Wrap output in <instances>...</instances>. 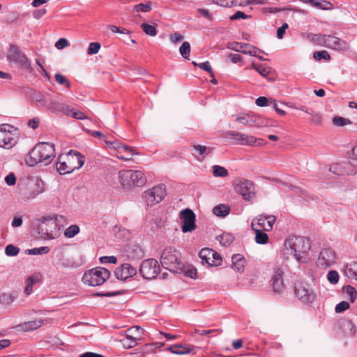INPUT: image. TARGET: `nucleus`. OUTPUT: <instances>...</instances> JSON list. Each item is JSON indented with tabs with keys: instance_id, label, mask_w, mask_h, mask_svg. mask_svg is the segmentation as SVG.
I'll return each mask as SVG.
<instances>
[{
	"instance_id": "nucleus-1",
	"label": "nucleus",
	"mask_w": 357,
	"mask_h": 357,
	"mask_svg": "<svg viewBox=\"0 0 357 357\" xmlns=\"http://www.w3.org/2000/svg\"><path fill=\"white\" fill-rule=\"evenodd\" d=\"M54 158V144L40 142L37 144L29 152L26 162L30 167H34L39 163L47 165L52 162Z\"/></svg>"
},
{
	"instance_id": "nucleus-2",
	"label": "nucleus",
	"mask_w": 357,
	"mask_h": 357,
	"mask_svg": "<svg viewBox=\"0 0 357 357\" xmlns=\"http://www.w3.org/2000/svg\"><path fill=\"white\" fill-rule=\"evenodd\" d=\"M56 166L60 174H70L75 169H80L84 164L85 158L79 151L70 150L65 155L59 156Z\"/></svg>"
},
{
	"instance_id": "nucleus-3",
	"label": "nucleus",
	"mask_w": 357,
	"mask_h": 357,
	"mask_svg": "<svg viewBox=\"0 0 357 357\" xmlns=\"http://www.w3.org/2000/svg\"><path fill=\"white\" fill-rule=\"evenodd\" d=\"M284 255L292 254L300 263H305L306 258L303 255L310 250V243L308 238L303 236H292L284 242Z\"/></svg>"
},
{
	"instance_id": "nucleus-4",
	"label": "nucleus",
	"mask_w": 357,
	"mask_h": 357,
	"mask_svg": "<svg viewBox=\"0 0 357 357\" xmlns=\"http://www.w3.org/2000/svg\"><path fill=\"white\" fill-rule=\"evenodd\" d=\"M162 266L175 273H181L185 268L181 260V252L174 247L165 248L160 255Z\"/></svg>"
},
{
	"instance_id": "nucleus-5",
	"label": "nucleus",
	"mask_w": 357,
	"mask_h": 357,
	"mask_svg": "<svg viewBox=\"0 0 357 357\" xmlns=\"http://www.w3.org/2000/svg\"><path fill=\"white\" fill-rule=\"evenodd\" d=\"M119 178L123 188L141 187L146 182L144 174L139 170H121L119 172Z\"/></svg>"
},
{
	"instance_id": "nucleus-6",
	"label": "nucleus",
	"mask_w": 357,
	"mask_h": 357,
	"mask_svg": "<svg viewBox=\"0 0 357 357\" xmlns=\"http://www.w3.org/2000/svg\"><path fill=\"white\" fill-rule=\"evenodd\" d=\"M109 271L105 268L96 267L85 272L82 276V281L89 286H100L109 279Z\"/></svg>"
},
{
	"instance_id": "nucleus-7",
	"label": "nucleus",
	"mask_w": 357,
	"mask_h": 357,
	"mask_svg": "<svg viewBox=\"0 0 357 357\" xmlns=\"http://www.w3.org/2000/svg\"><path fill=\"white\" fill-rule=\"evenodd\" d=\"M235 191L246 202H252L256 197V190L252 181L238 178L235 182Z\"/></svg>"
},
{
	"instance_id": "nucleus-8",
	"label": "nucleus",
	"mask_w": 357,
	"mask_h": 357,
	"mask_svg": "<svg viewBox=\"0 0 357 357\" xmlns=\"http://www.w3.org/2000/svg\"><path fill=\"white\" fill-rule=\"evenodd\" d=\"M17 130L9 124L0 126V147L10 149L17 143Z\"/></svg>"
},
{
	"instance_id": "nucleus-9",
	"label": "nucleus",
	"mask_w": 357,
	"mask_h": 357,
	"mask_svg": "<svg viewBox=\"0 0 357 357\" xmlns=\"http://www.w3.org/2000/svg\"><path fill=\"white\" fill-rule=\"evenodd\" d=\"M58 217L63 218L62 215L56 216L55 218L52 217H43L40 219V222L42 225L39 227V233L41 234V236L45 239H53L57 236V234L54 232V229H56L57 227L56 221Z\"/></svg>"
},
{
	"instance_id": "nucleus-10",
	"label": "nucleus",
	"mask_w": 357,
	"mask_h": 357,
	"mask_svg": "<svg viewBox=\"0 0 357 357\" xmlns=\"http://www.w3.org/2000/svg\"><path fill=\"white\" fill-rule=\"evenodd\" d=\"M160 271L158 261L153 258L144 259L141 263L139 272L141 276L146 280H152L157 277Z\"/></svg>"
},
{
	"instance_id": "nucleus-11",
	"label": "nucleus",
	"mask_w": 357,
	"mask_h": 357,
	"mask_svg": "<svg viewBox=\"0 0 357 357\" xmlns=\"http://www.w3.org/2000/svg\"><path fill=\"white\" fill-rule=\"evenodd\" d=\"M166 195L165 186L160 184L145 191L142 195V198L148 206H151L160 202Z\"/></svg>"
},
{
	"instance_id": "nucleus-12",
	"label": "nucleus",
	"mask_w": 357,
	"mask_h": 357,
	"mask_svg": "<svg viewBox=\"0 0 357 357\" xmlns=\"http://www.w3.org/2000/svg\"><path fill=\"white\" fill-rule=\"evenodd\" d=\"M8 58L9 60L19 64L21 67L30 71L32 70L31 62L17 45H10L8 51Z\"/></svg>"
},
{
	"instance_id": "nucleus-13",
	"label": "nucleus",
	"mask_w": 357,
	"mask_h": 357,
	"mask_svg": "<svg viewBox=\"0 0 357 357\" xmlns=\"http://www.w3.org/2000/svg\"><path fill=\"white\" fill-rule=\"evenodd\" d=\"M225 137L234 139L237 144L241 145L252 146L254 145L257 141L261 142V143L259 142V145L266 144L264 142L262 139H257L253 136L247 135L236 131L227 132L225 133Z\"/></svg>"
},
{
	"instance_id": "nucleus-14",
	"label": "nucleus",
	"mask_w": 357,
	"mask_h": 357,
	"mask_svg": "<svg viewBox=\"0 0 357 357\" xmlns=\"http://www.w3.org/2000/svg\"><path fill=\"white\" fill-rule=\"evenodd\" d=\"M179 218L182 220L181 229L183 233L190 232L196 229L195 214L192 210H182L179 213Z\"/></svg>"
},
{
	"instance_id": "nucleus-15",
	"label": "nucleus",
	"mask_w": 357,
	"mask_h": 357,
	"mask_svg": "<svg viewBox=\"0 0 357 357\" xmlns=\"http://www.w3.org/2000/svg\"><path fill=\"white\" fill-rule=\"evenodd\" d=\"M294 293L298 300L303 303L310 304L316 298V295L313 291L307 288L306 285L302 282L296 284Z\"/></svg>"
},
{
	"instance_id": "nucleus-16",
	"label": "nucleus",
	"mask_w": 357,
	"mask_h": 357,
	"mask_svg": "<svg viewBox=\"0 0 357 357\" xmlns=\"http://www.w3.org/2000/svg\"><path fill=\"white\" fill-rule=\"evenodd\" d=\"M276 217L275 215L261 214L252 220L251 227L254 229L255 226H258L260 229L268 231L273 229Z\"/></svg>"
},
{
	"instance_id": "nucleus-17",
	"label": "nucleus",
	"mask_w": 357,
	"mask_h": 357,
	"mask_svg": "<svg viewBox=\"0 0 357 357\" xmlns=\"http://www.w3.org/2000/svg\"><path fill=\"white\" fill-rule=\"evenodd\" d=\"M236 121L244 126L250 127H263L268 126V121L260 116L243 114L238 116Z\"/></svg>"
},
{
	"instance_id": "nucleus-18",
	"label": "nucleus",
	"mask_w": 357,
	"mask_h": 357,
	"mask_svg": "<svg viewBox=\"0 0 357 357\" xmlns=\"http://www.w3.org/2000/svg\"><path fill=\"white\" fill-rule=\"evenodd\" d=\"M336 261V255L333 250L330 248H324L319 255L317 266L322 268L331 266Z\"/></svg>"
},
{
	"instance_id": "nucleus-19",
	"label": "nucleus",
	"mask_w": 357,
	"mask_h": 357,
	"mask_svg": "<svg viewBox=\"0 0 357 357\" xmlns=\"http://www.w3.org/2000/svg\"><path fill=\"white\" fill-rule=\"evenodd\" d=\"M228 48L238 52L250 56H257V53L263 52L260 49L249 43L234 42L228 45Z\"/></svg>"
},
{
	"instance_id": "nucleus-20",
	"label": "nucleus",
	"mask_w": 357,
	"mask_h": 357,
	"mask_svg": "<svg viewBox=\"0 0 357 357\" xmlns=\"http://www.w3.org/2000/svg\"><path fill=\"white\" fill-rule=\"evenodd\" d=\"M137 273V271L135 268L130 264L125 263L116 268L114 275L118 280H126L135 275Z\"/></svg>"
},
{
	"instance_id": "nucleus-21",
	"label": "nucleus",
	"mask_w": 357,
	"mask_h": 357,
	"mask_svg": "<svg viewBox=\"0 0 357 357\" xmlns=\"http://www.w3.org/2000/svg\"><path fill=\"white\" fill-rule=\"evenodd\" d=\"M325 47L342 52H346L350 48L347 41L331 35L328 36Z\"/></svg>"
},
{
	"instance_id": "nucleus-22",
	"label": "nucleus",
	"mask_w": 357,
	"mask_h": 357,
	"mask_svg": "<svg viewBox=\"0 0 357 357\" xmlns=\"http://www.w3.org/2000/svg\"><path fill=\"white\" fill-rule=\"evenodd\" d=\"M282 275L283 272L280 268H277L271 280L273 291L278 294H281L284 289Z\"/></svg>"
},
{
	"instance_id": "nucleus-23",
	"label": "nucleus",
	"mask_w": 357,
	"mask_h": 357,
	"mask_svg": "<svg viewBox=\"0 0 357 357\" xmlns=\"http://www.w3.org/2000/svg\"><path fill=\"white\" fill-rule=\"evenodd\" d=\"M43 321L42 319H36L33 321L21 323L17 326L18 331L24 332L36 330L42 326Z\"/></svg>"
},
{
	"instance_id": "nucleus-24",
	"label": "nucleus",
	"mask_w": 357,
	"mask_h": 357,
	"mask_svg": "<svg viewBox=\"0 0 357 357\" xmlns=\"http://www.w3.org/2000/svg\"><path fill=\"white\" fill-rule=\"evenodd\" d=\"M303 3H309L316 8L323 10H331L334 9V5L326 0L318 1L317 0H299Z\"/></svg>"
},
{
	"instance_id": "nucleus-25",
	"label": "nucleus",
	"mask_w": 357,
	"mask_h": 357,
	"mask_svg": "<svg viewBox=\"0 0 357 357\" xmlns=\"http://www.w3.org/2000/svg\"><path fill=\"white\" fill-rule=\"evenodd\" d=\"M195 349L196 347L194 346L182 344H174L167 349V350L170 351L172 353L179 355L194 353Z\"/></svg>"
},
{
	"instance_id": "nucleus-26",
	"label": "nucleus",
	"mask_w": 357,
	"mask_h": 357,
	"mask_svg": "<svg viewBox=\"0 0 357 357\" xmlns=\"http://www.w3.org/2000/svg\"><path fill=\"white\" fill-rule=\"evenodd\" d=\"M232 268L238 273L244 271L245 259L240 254H235L231 257Z\"/></svg>"
},
{
	"instance_id": "nucleus-27",
	"label": "nucleus",
	"mask_w": 357,
	"mask_h": 357,
	"mask_svg": "<svg viewBox=\"0 0 357 357\" xmlns=\"http://www.w3.org/2000/svg\"><path fill=\"white\" fill-rule=\"evenodd\" d=\"M44 182L39 178L36 179L33 188L26 195L28 199H34L44 192Z\"/></svg>"
},
{
	"instance_id": "nucleus-28",
	"label": "nucleus",
	"mask_w": 357,
	"mask_h": 357,
	"mask_svg": "<svg viewBox=\"0 0 357 357\" xmlns=\"http://www.w3.org/2000/svg\"><path fill=\"white\" fill-rule=\"evenodd\" d=\"M213 250L205 248L202 249L199 252V257L202 259V264H206L208 266H211V257L213 256Z\"/></svg>"
},
{
	"instance_id": "nucleus-29",
	"label": "nucleus",
	"mask_w": 357,
	"mask_h": 357,
	"mask_svg": "<svg viewBox=\"0 0 357 357\" xmlns=\"http://www.w3.org/2000/svg\"><path fill=\"white\" fill-rule=\"evenodd\" d=\"M141 337L137 336H131L128 334H125V337L120 340L122 346L125 349H130L138 344V340H140Z\"/></svg>"
},
{
	"instance_id": "nucleus-30",
	"label": "nucleus",
	"mask_w": 357,
	"mask_h": 357,
	"mask_svg": "<svg viewBox=\"0 0 357 357\" xmlns=\"http://www.w3.org/2000/svg\"><path fill=\"white\" fill-rule=\"evenodd\" d=\"M40 277L39 274H33L30 275L26 280V287L24 289V293L29 296L33 292V286L40 282Z\"/></svg>"
},
{
	"instance_id": "nucleus-31",
	"label": "nucleus",
	"mask_w": 357,
	"mask_h": 357,
	"mask_svg": "<svg viewBox=\"0 0 357 357\" xmlns=\"http://www.w3.org/2000/svg\"><path fill=\"white\" fill-rule=\"evenodd\" d=\"M18 297L17 292L2 293L0 294V304L10 305Z\"/></svg>"
},
{
	"instance_id": "nucleus-32",
	"label": "nucleus",
	"mask_w": 357,
	"mask_h": 357,
	"mask_svg": "<svg viewBox=\"0 0 357 357\" xmlns=\"http://www.w3.org/2000/svg\"><path fill=\"white\" fill-rule=\"evenodd\" d=\"M328 36L310 33L307 34V38L317 45L326 46Z\"/></svg>"
},
{
	"instance_id": "nucleus-33",
	"label": "nucleus",
	"mask_w": 357,
	"mask_h": 357,
	"mask_svg": "<svg viewBox=\"0 0 357 357\" xmlns=\"http://www.w3.org/2000/svg\"><path fill=\"white\" fill-rule=\"evenodd\" d=\"M344 273L349 278L357 280V261H353L345 267Z\"/></svg>"
},
{
	"instance_id": "nucleus-34",
	"label": "nucleus",
	"mask_w": 357,
	"mask_h": 357,
	"mask_svg": "<svg viewBox=\"0 0 357 357\" xmlns=\"http://www.w3.org/2000/svg\"><path fill=\"white\" fill-rule=\"evenodd\" d=\"M217 240L222 245L228 247L234 242V236L229 233H223L217 236Z\"/></svg>"
},
{
	"instance_id": "nucleus-35",
	"label": "nucleus",
	"mask_w": 357,
	"mask_h": 357,
	"mask_svg": "<svg viewBox=\"0 0 357 357\" xmlns=\"http://www.w3.org/2000/svg\"><path fill=\"white\" fill-rule=\"evenodd\" d=\"M229 212L230 208L222 204L215 206L213 208V214L218 217H225L229 213Z\"/></svg>"
},
{
	"instance_id": "nucleus-36",
	"label": "nucleus",
	"mask_w": 357,
	"mask_h": 357,
	"mask_svg": "<svg viewBox=\"0 0 357 357\" xmlns=\"http://www.w3.org/2000/svg\"><path fill=\"white\" fill-rule=\"evenodd\" d=\"M255 231V241L258 244H266L268 241V235L262 231L263 229L260 228L254 227L252 229Z\"/></svg>"
},
{
	"instance_id": "nucleus-37",
	"label": "nucleus",
	"mask_w": 357,
	"mask_h": 357,
	"mask_svg": "<svg viewBox=\"0 0 357 357\" xmlns=\"http://www.w3.org/2000/svg\"><path fill=\"white\" fill-rule=\"evenodd\" d=\"M157 24L155 25H151L147 23H142L140 25L141 29L143 30V31L150 36H155L157 35V30H156Z\"/></svg>"
},
{
	"instance_id": "nucleus-38",
	"label": "nucleus",
	"mask_w": 357,
	"mask_h": 357,
	"mask_svg": "<svg viewBox=\"0 0 357 357\" xmlns=\"http://www.w3.org/2000/svg\"><path fill=\"white\" fill-rule=\"evenodd\" d=\"M190 49V45L188 42L185 41L182 43V45L179 47V52L183 58L188 60L189 59Z\"/></svg>"
},
{
	"instance_id": "nucleus-39",
	"label": "nucleus",
	"mask_w": 357,
	"mask_h": 357,
	"mask_svg": "<svg viewBox=\"0 0 357 357\" xmlns=\"http://www.w3.org/2000/svg\"><path fill=\"white\" fill-rule=\"evenodd\" d=\"M134 10L136 12L149 13L152 10L151 1H148L146 3H139L134 6Z\"/></svg>"
},
{
	"instance_id": "nucleus-40",
	"label": "nucleus",
	"mask_w": 357,
	"mask_h": 357,
	"mask_svg": "<svg viewBox=\"0 0 357 357\" xmlns=\"http://www.w3.org/2000/svg\"><path fill=\"white\" fill-rule=\"evenodd\" d=\"M213 174L215 177H226L229 174L227 169L220 165L213 167Z\"/></svg>"
},
{
	"instance_id": "nucleus-41",
	"label": "nucleus",
	"mask_w": 357,
	"mask_h": 357,
	"mask_svg": "<svg viewBox=\"0 0 357 357\" xmlns=\"http://www.w3.org/2000/svg\"><path fill=\"white\" fill-rule=\"evenodd\" d=\"M79 232V227L77 225H72L68 227L64 231V236L70 238L74 237Z\"/></svg>"
},
{
	"instance_id": "nucleus-42",
	"label": "nucleus",
	"mask_w": 357,
	"mask_h": 357,
	"mask_svg": "<svg viewBox=\"0 0 357 357\" xmlns=\"http://www.w3.org/2000/svg\"><path fill=\"white\" fill-rule=\"evenodd\" d=\"M313 58L317 61L321 59L329 61L331 60V55L326 50L316 51L313 53Z\"/></svg>"
},
{
	"instance_id": "nucleus-43",
	"label": "nucleus",
	"mask_w": 357,
	"mask_h": 357,
	"mask_svg": "<svg viewBox=\"0 0 357 357\" xmlns=\"http://www.w3.org/2000/svg\"><path fill=\"white\" fill-rule=\"evenodd\" d=\"M50 249L47 246H43L40 248H35L33 249L27 250V252L29 255H43V254H47L50 252Z\"/></svg>"
},
{
	"instance_id": "nucleus-44",
	"label": "nucleus",
	"mask_w": 357,
	"mask_h": 357,
	"mask_svg": "<svg viewBox=\"0 0 357 357\" xmlns=\"http://www.w3.org/2000/svg\"><path fill=\"white\" fill-rule=\"evenodd\" d=\"M333 123L335 126H344L346 125L351 124V121L349 119H346L342 116H335L333 119Z\"/></svg>"
},
{
	"instance_id": "nucleus-45",
	"label": "nucleus",
	"mask_w": 357,
	"mask_h": 357,
	"mask_svg": "<svg viewBox=\"0 0 357 357\" xmlns=\"http://www.w3.org/2000/svg\"><path fill=\"white\" fill-rule=\"evenodd\" d=\"M105 142L108 145V146L110 149H114L117 150L119 153H122L121 151V147H122V143L117 140H108L107 139H105Z\"/></svg>"
},
{
	"instance_id": "nucleus-46",
	"label": "nucleus",
	"mask_w": 357,
	"mask_h": 357,
	"mask_svg": "<svg viewBox=\"0 0 357 357\" xmlns=\"http://www.w3.org/2000/svg\"><path fill=\"white\" fill-rule=\"evenodd\" d=\"M20 250L18 247L9 244L5 248V253L7 256L15 257L17 255Z\"/></svg>"
},
{
	"instance_id": "nucleus-47",
	"label": "nucleus",
	"mask_w": 357,
	"mask_h": 357,
	"mask_svg": "<svg viewBox=\"0 0 357 357\" xmlns=\"http://www.w3.org/2000/svg\"><path fill=\"white\" fill-rule=\"evenodd\" d=\"M192 147L201 155H203L204 154H208L213 150V149L211 147H207L206 146H203V145H200V144H195L192 146Z\"/></svg>"
},
{
	"instance_id": "nucleus-48",
	"label": "nucleus",
	"mask_w": 357,
	"mask_h": 357,
	"mask_svg": "<svg viewBox=\"0 0 357 357\" xmlns=\"http://www.w3.org/2000/svg\"><path fill=\"white\" fill-rule=\"evenodd\" d=\"M56 82L61 85H65L68 89L70 87V83L68 79L60 73H56L54 76Z\"/></svg>"
},
{
	"instance_id": "nucleus-49",
	"label": "nucleus",
	"mask_w": 357,
	"mask_h": 357,
	"mask_svg": "<svg viewBox=\"0 0 357 357\" xmlns=\"http://www.w3.org/2000/svg\"><path fill=\"white\" fill-rule=\"evenodd\" d=\"M100 47V44L98 42L91 43L87 50V54L92 55L98 53Z\"/></svg>"
},
{
	"instance_id": "nucleus-50",
	"label": "nucleus",
	"mask_w": 357,
	"mask_h": 357,
	"mask_svg": "<svg viewBox=\"0 0 357 357\" xmlns=\"http://www.w3.org/2000/svg\"><path fill=\"white\" fill-rule=\"evenodd\" d=\"M347 294L349 296V300L354 303L356 298L357 291L356 289L350 285L345 287Z\"/></svg>"
},
{
	"instance_id": "nucleus-51",
	"label": "nucleus",
	"mask_w": 357,
	"mask_h": 357,
	"mask_svg": "<svg viewBox=\"0 0 357 357\" xmlns=\"http://www.w3.org/2000/svg\"><path fill=\"white\" fill-rule=\"evenodd\" d=\"M213 252H214V255L211 257V259H212L211 263L212 264H211V266H220L222 264V261L220 255L215 250H213Z\"/></svg>"
},
{
	"instance_id": "nucleus-52",
	"label": "nucleus",
	"mask_w": 357,
	"mask_h": 357,
	"mask_svg": "<svg viewBox=\"0 0 357 357\" xmlns=\"http://www.w3.org/2000/svg\"><path fill=\"white\" fill-rule=\"evenodd\" d=\"M250 17H251V15H246L245 13L238 10V11L236 12L233 15H231L229 17V20L231 21H234V20H237L239 19H243V20L249 19Z\"/></svg>"
},
{
	"instance_id": "nucleus-53",
	"label": "nucleus",
	"mask_w": 357,
	"mask_h": 357,
	"mask_svg": "<svg viewBox=\"0 0 357 357\" xmlns=\"http://www.w3.org/2000/svg\"><path fill=\"white\" fill-rule=\"evenodd\" d=\"M327 278L331 284H336L339 280V275L336 271H330L328 273Z\"/></svg>"
},
{
	"instance_id": "nucleus-54",
	"label": "nucleus",
	"mask_w": 357,
	"mask_h": 357,
	"mask_svg": "<svg viewBox=\"0 0 357 357\" xmlns=\"http://www.w3.org/2000/svg\"><path fill=\"white\" fill-rule=\"evenodd\" d=\"M108 28L113 32V33H119L121 34H129L130 31L126 29L121 26H117L115 25H109Z\"/></svg>"
},
{
	"instance_id": "nucleus-55",
	"label": "nucleus",
	"mask_w": 357,
	"mask_h": 357,
	"mask_svg": "<svg viewBox=\"0 0 357 357\" xmlns=\"http://www.w3.org/2000/svg\"><path fill=\"white\" fill-rule=\"evenodd\" d=\"M271 68L265 67L262 64H259L257 72L264 77H267L270 73Z\"/></svg>"
},
{
	"instance_id": "nucleus-56",
	"label": "nucleus",
	"mask_w": 357,
	"mask_h": 357,
	"mask_svg": "<svg viewBox=\"0 0 357 357\" xmlns=\"http://www.w3.org/2000/svg\"><path fill=\"white\" fill-rule=\"evenodd\" d=\"M349 304L347 301H342L336 305L335 312L341 313L349 308Z\"/></svg>"
},
{
	"instance_id": "nucleus-57",
	"label": "nucleus",
	"mask_w": 357,
	"mask_h": 357,
	"mask_svg": "<svg viewBox=\"0 0 357 357\" xmlns=\"http://www.w3.org/2000/svg\"><path fill=\"white\" fill-rule=\"evenodd\" d=\"M63 104L55 101H51L48 105V109H50L52 112H58L61 111Z\"/></svg>"
},
{
	"instance_id": "nucleus-58",
	"label": "nucleus",
	"mask_w": 357,
	"mask_h": 357,
	"mask_svg": "<svg viewBox=\"0 0 357 357\" xmlns=\"http://www.w3.org/2000/svg\"><path fill=\"white\" fill-rule=\"evenodd\" d=\"M169 37V40L174 44L180 43L183 40V36L178 32L170 34Z\"/></svg>"
},
{
	"instance_id": "nucleus-59",
	"label": "nucleus",
	"mask_w": 357,
	"mask_h": 357,
	"mask_svg": "<svg viewBox=\"0 0 357 357\" xmlns=\"http://www.w3.org/2000/svg\"><path fill=\"white\" fill-rule=\"evenodd\" d=\"M343 326L344 328L349 330L350 335H354L356 333L355 326L351 320H346L344 322Z\"/></svg>"
},
{
	"instance_id": "nucleus-60",
	"label": "nucleus",
	"mask_w": 357,
	"mask_h": 357,
	"mask_svg": "<svg viewBox=\"0 0 357 357\" xmlns=\"http://www.w3.org/2000/svg\"><path fill=\"white\" fill-rule=\"evenodd\" d=\"M289 25L287 23H284L277 30V37L278 39H282L285 33L286 29H288Z\"/></svg>"
},
{
	"instance_id": "nucleus-61",
	"label": "nucleus",
	"mask_w": 357,
	"mask_h": 357,
	"mask_svg": "<svg viewBox=\"0 0 357 357\" xmlns=\"http://www.w3.org/2000/svg\"><path fill=\"white\" fill-rule=\"evenodd\" d=\"M100 261L101 264L111 263L116 264L117 262V259L114 256H104L100 258Z\"/></svg>"
},
{
	"instance_id": "nucleus-62",
	"label": "nucleus",
	"mask_w": 357,
	"mask_h": 357,
	"mask_svg": "<svg viewBox=\"0 0 357 357\" xmlns=\"http://www.w3.org/2000/svg\"><path fill=\"white\" fill-rule=\"evenodd\" d=\"M199 67L201 69L209 73L211 75V77H213V73L212 70V68L208 61H205L204 63H199Z\"/></svg>"
},
{
	"instance_id": "nucleus-63",
	"label": "nucleus",
	"mask_w": 357,
	"mask_h": 357,
	"mask_svg": "<svg viewBox=\"0 0 357 357\" xmlns=\"http://www.w3.org/2000/svg\"><path fill=\"white\" fill-rule=\"evenodd\" d=\"M5 181L8 185H13L16 183V176L14 173H10L5 178Z\"/></svg>"
},
{
	"instance_id": "nucleus-64",
	"label": "nucleus",
	"mask_w": 357,
	"mask_h": 357,
	"mask_svg": "<svg viewBox=\"0 0 357 357\" xmlns=\"http://www.w3.org/2000/svg\"><path fill=\"white\" fill-rule=\"evenodd\" d=\"M68 45V41L66 38H63L59 39L55 44V47L58 50L63 49L64 47H67Z\"/></svg>"
}]
</instances>
